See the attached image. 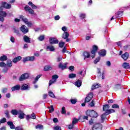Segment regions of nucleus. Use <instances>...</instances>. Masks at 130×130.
Wrapping results in <instances>:
<instances>
[{
	"instance_id": "nucleus-1",
	"label": "nucleus",
	"mask_w": 130,
	"mask_h": 130,
	"mask_svg": "<svg viewBox=\"0 0 130 130\" xmlns=\"http://www.w3.org/2000/svg\"><path fill=\"white\" fill-rule=\"evenodd\" d=\"M86 114L88 116H90V117H98V113L96 112V111L92 110H88L86 112Z\"/></svg>"
},
{
	"instance_id": "nucleus-2",
	"label": "nucleus",
	"mask_w": 130,
	"mask_h": 130,
	"mask_svg": "<svg viewBox=\"0 0 130 130\" xmlns=\"http://www.w3.org/2000/svg\"><path fill=\"white\" fill-rule=\"evenodd\" d=\"M30 77V74L29 73H24L21 75V76L19 77V80L20 82L22 81H24V80H27V79H29Z\"/></svg>"
},
{
	"instance_id": "nucleus-3",
	"label": "nucleus",
	"mask_w": 130,
	"mask_h": 130,
	"mask_svg": "<svg viewBox=\"0 0 130 130\" xmlns=\"http://www.w3.org/2000/svg\"><path fill=\"white\" fill-rule=\"evenodd\" d=\"M97 50H98V46L96 45H93L92 46V50L91 52V57L92 58L95 57V55H96V52H97Z\"/></svg>"
},
{
	"instance_id": "nucleus-4",
	"label": "nucleus",
	"mask_w": 130,
	"mask_h": 130,
	"mask_svg": "<svg viewBox=\"0 0 130 130\" xmlns=\"http://www.w3.org/2000/svg\"><path fill=\"white\" fill-rule=\"evenodd\" d=\"M6 17H7V12L5 11H0V21L4 22Z\"/></svg>"
},
{
	"instance_id": "nucleus-5",
	"label": "nucleus",
	"mask_w": 130,
	"mask_h": 130,
	"mask_svg": "<svg viewBox=\"0 0 130 130\" xmlns=\"http://www.w3.org/2000/svg\"><path fill=\"white\" fill-rule=\"evenodd\" d=\"M49 41L50 44H58V40L55 38H50Z\"/></svg>"
},
{
	"instance_id": "nucleus-6",
	"label": "nucleus",
	"mask_w": 130,
	"mask_h": 130,
	"mask_svg": "<svg viewBox=\"0 0 130 130\" xmlns=\"http://www.w3.org/2000/svg\"><path fill=\"white\" fill-rule=\"evenodd\" d=\"M20 31H21V32L23 33V34H26V33H28V32H29V29H28V27H27V26L25 25H22L20 27Z\"/></svg>"
},
{
	"instance_id": "nucleus-7",
	"label": "nucleus",
	"mask_w": 130,
	"mask_h": 130,
	"mask_svg": "<svg viewBox=\"0 0 130 130\" xmlns=\"http://www.w3.org/2000/svg\"><path fill=\"white\" fill-rule=\"evenodd\" d=\"M93 95L94 94L93 93V92L89 93L88 96L86 98L85 102H90V101L92 100V98H93Z\"/></svg>"
},
{
	"instance_id": "nucleus-8",
	"label": "nucleus",
	"mask_w": 130,
	"mask_h": 130,
	"mask_svg": "<svg viewBox=\"0 0 130 130\" xmlns=\"http://www.w3.org/2000/svg\"><path fill=\"white\" fill-rule=\"evenodd\" d=\"M2 7L3 8H5V9H11L12 8V6H11V4H9L6 2H3L2 3Z\"/></svg>"
},
{
	"instance_id": "nucleus-9",
	"label": "nucleus",
	"mask_w": 130,
	"mask_h": 130,
	"mask_svg": "<svg viewBox=\"0 0 130 130\" xmlns=\"http://www.w3.org/2000/svg\"><path fill=\"white\" fill-rule=\"evenodd\" d=\"M24 10L25 11H28L29 14H31V15H34V10L30 8V7L26 6L24 7Z\"/></svg>"
},
{
	"instance_id": "nucleus-10",
	"label": "nucleus",
	"mask_w": 130,
	"mask_h": 130,
	"mask_svg": "<svg viewBox=\"0 0 130 130\" xmlns=\"http://www.w3.org/2000/svg\"><path fill=\"white\" fill-rule=\"evenodd\" d=\"M68 64V62L62 64V63H59L58 64L59 69H61V70H66L67 69V65Z\"/></svg>"
},
{
	"instance_id": "nucleus-11",
	"label": "nucleus",
	"mask_w": 130,
	"mask_h": 130,
	"mask_svg": "<svg viewBox=\"0 0 130 130\" xmlns=\"http://www.w3.org/2000/svg\"><path fill=\"white\" fill-rule=\"evenodd\" d=\"M30 118H31L32 119H36V115H35V113H32L31 115H27L26 116L27 120H29V119H30Z\"/></svg>"
},
{
	"instance_id": "nucleus-12",
	"label": "nucleus",
	"mask_w": 130,
	"mask_h": 130,
	"mask_svg": "<svg viewBox=\"0 0 130 130\" xmlns=\"http://www.w3.org/2000/svg\"><path fill=\"white\" fill-rule=\"evenodd\" d=\"M18 115H19L18 116L19 118H20V119H23V118L25 117V114L21 110H19V112Z\"/></svg>"
},
{
	"instance_id": "nucleus-13",
	"label": "nucleus",
	"mask_w": 130,
	"mask_h": 130,
	"mask_svg": "<svg viewBox=\"0 0 130 130\" xmlns=\"http://www.w3.org/2000/svg\"><path fill=\"white\" fill-rule=\"evenodd\" d=\"M23 41L26 42V43H31V39L27 36H24L23 37Z\"/></svg>"
},
{
	"instance_id": "nucleus-14",
	"label": "nucleus",
	"mask_w": 130,
	"mask_h": 130,
	"mask_svg": "<svg viewBox=\"0 0 130 130\" xmlns=\"http://www.w3.org/2000/svg\"><path fill=\"white\" fill-rule=\"evenodd\" d=\"M6 67H7V68H12V67H13V61H11V59L7 60Z\"/></svg>"
},
{
	"instance_id": "nucleus-15",
	"label": "nucleus",
	"mask_w": 130,
	"mask_h": 130,
	"mask_svg": "<svg viewBox=\"0 0 130 130\" xmlns=\"http://www.w3.org/2000/svg\"><path fill=\"white\" fill-rule=\"evenodd\" d=\"M92 130H101L100 124H95L92 127Z\"/></svg>"
},
{
	"instance_id": "nucleus-16",
	"label": "nucleus",
	"mask_w": 130,
	"mask_h": 130,
	"mask_svg": "<svg viewBox=\"0 0 130 130\" xmlns=\"http://www.w3.org/2000/svg\"><path fill=\"white\" fill-rule=\"evenodd\" d=\"M20 88H21L20 85L17 84L12 87L11 90L13 92H14V91H18V90H20Z\"/></svg>"
},
{
	"instance_id": "nucleus-17",
	"label": "nucleus",
	"mask_w": 130,
	"mask_h": 130,
	"mask_svg": "<svg viewBox=\"0 0 130 130\" xmlns=\"http://www.w3.org/2000/svg\"><path fill=\"white\" fill-rule=\"evenodd\" d=\"M20 59H22V57H21V56H17L15 58H14L12 61L13 62H14V63H17V62H18V61H20Z\"/></svg>"
},
{
	"instance_id": "nucleus-18",
	"label": "nucleus",
	"mask_w": 130,
	"mask_h": 130,
	"mask_svg": "<svg viewBox=\"0 0 130 130\" xmlns=\"http://www.w3.org/2000/svg\"><path fill=\"white\" fill-rule=\"evenodd\" d=\"M128 56H129V55H128V53L127 52H125V53H124L121 55V57L122 58H123V59H124V60H126L127 58H128Z\"/></svg>"
},
{
	"instance_id": "nucleus-19",
	"label": "nucleus",
	"mask_w": 130,
	"mask_h": 130,
	"mask_svg": "<svg viewBox=\"0 0 130 130\" xmlns=\"http://www.w3.org/2000/svg\"><path fill=\"white\" fill-rule=\"evenodd\" d=\"M47 50H49L50 51H54L55 49L54 48V46L50 45L47 46Z\"/></svg>"
},
{
	"instance_id": "nucleus-20",
	"label": "nucleus",
	"mask_w": 130,
	"mask_h": 130,
	"mask_svg": "<svg viewBox=\"0 0 130 130\" xmlns=\"http://www.w3.org/2000/svg\"><path fill=\"white\" fill-rule=\"evenodd\" d=\"M7 124L9 125L10 127V128L11 129H15V125H14V123L12 121H8L7 122Z\"/></svg>"
},
{
	"instance_id": "nucleus-21",
	"label": "nucleus",
	"mask_w": 130,
	"mask_h": 130,
	"mask_svg": "<svg viewBox=\"0 0 130 130\" xmlns=\"http://www.w3.org/2000/svg\"><path fill=\"white\" fill-rule=\"evenodd\" d=\"M28 6H30L31 8L32 9V10H36L37 9V6L36 5L33 4L32 2H29L28 4Z\"/></svg>"
},
{
	"instance_id": "nucleus-22",
	"label": "nucleus",
	"mask_w": 130,
	"mask_h": 130,
	"mask_svg": "<svg viewBox=\"0 0 130 130\" xmlns=\"http://www.w3.org/2000/svg\"><path fill=\"white\" fill-rule=\"evenodd\" d=\"M100 56H105L106 55V50H101L99 52Z\"/></svg>"
},
{
	"instance_id": "nucleus-23",
	"label": "nucleus",
	"mask_w": 130,
	"mask_h": 130,
	"mask_svg": "<svg viewBox=\"0 0 130 130\" xmlns=\"http://www.w3.org/2000/svg\"><path fill=\"white\" fill-rule=\"evenodd\" d=\"M19 112H20V110L14 109V110H12L11 112L12 114H13V115H18Z\"/></svg>"
},
{
	"instance_id": "nucleus-24",
	"label": "nucleus",
	"mask_w": 130,
	"mask_h": 130,
	"mask_svg": "<svg viewBox=\"0 0 130 130\" xmlns=\"http://www.w3.org/2000/svg\"><path fill=\"white\" fill-rule=\"evenodd\" d=\"M99 87H100V84L98 83H95L92 86L91 90H95V89H98V88H99Z\"/></svg>"
},
{
	"instance_id": "nucleus-25",
	"label": "nucleus",
	"mask_w": 130,
	"mask_h": 130,
	"mask_svg": "<svg viewBox=\"0 0 130 130\" xmlns=\"http://www.w3.org/2000/svg\"><path fill=\"white\" fill-rule=\"evenodd\" d=\"M20 19H21L23 22H24V23H25V24L26 23H28V19L27 18H26L25 17H24L23 15H20Z\"/></svg>"
},
{
	"instance_id": "nucleus-26",
	"label": "nucleus",
	"mask_w": 130,
	"mask_h": 130,
	"mask_svg": "<svg viewBox=\"0 0 130 130\" xmlns=\"http://www.w3.org/2000/svg\"><path fill=\"white\" fill-rule=\"evenodd\" d=\"M8 59V57L6 55H3L0 57L1 61H6Z\"/></svg>"
},
{
	"instance_id": "nucleus-27",
	"label": "nucleus",
	"mask_w": 130,
	"mask_h": 130,
	"mask_svg": "<svg viewBox=\"0 0 130 130\" xmlns=\"http://www.w3.org/2000/svg\"><path fill=\"white\" fill-rule=\"evenodd\" d=\"M123 69H130L129 63L127 62H124L122 64Z\"/></svg>"
},
{
	"instance_id": "nucleus-28",
	"label": "nucleus",
	"mask_w": 130,
	"mask_h": 130,
	"mask_svg": "<svg viewBox=\"0 0 130 130\" xmlns=\"http://www.w3.org/2000/svg\"><path fill=\"white\" fill-rule=\"evenodd\" d=\"M69 36H70V34H69V32H64L63 34L62 38H63V39H67V38H69Z\"/></svg>"
},
{
	"instance_id": "nucleus-29",
	"label": "nucleus",
	"mask_w": 130,
	"mask_h": 130,
	"mask_svg": "<svg viewBox=\"0 0 130 130\" xmlns=\"http://www.w3.org/2000/svg\"><path fill=\"white\" fill-rule=\"evenodd\" d=\"M83 56H84V59L85 58H89L90 56V53L88 52H84L83 53Z\"/></svg>"
},
{
	"instance_id": "nucleus-30",
	"label": "nucleus",
	"mask_w": 130,
	"mask_h": 130,
	"mask_svg": "<svg viewBox=\"0 0 130 130\" xmlns=\"http://www.w3.org/2000/svg\"><path fill=\"white\" fill-rule=\"evenodd\" d=\"M103 111H105V113H106V112L107 110L109 109V105H105L103 106Z\"/></svg>"
},
{
	"instance_id": "nucleus-31",
	"label": "nucleus",
	"mask_w": 130,
	"mask_h": 130,
	"mask_svg": "<svg viewBox=\"0 0 130 130\" xmlns=\"http://www.w3.org/2000/svg\"><path fill=\"white\" fill-rule=\"evenodd\" d=\"M41 77V75H39L37 76H36V77L35 79V80L33 81L32 83L33 84H36V83H37V82H38V80H39V79H40V78Z\"/></svg>"
},
{
	"instance_id": "nucleus-32",
	"label": "nucleus",
	"mask_w": 130,
	"mask_h": 130,
	"mask_svg": "<svg viewBox=\"0 0 130 130\" xmlns=\"http://www.w3.org/2000/svg\"><path fill=\"white\" fill-rule=\"evenodd\" d=\"M115 112V111L113 109H109L106 111V114L108 115V114H110L111 113H113Z\"/></svg>"
},
{
	"instance_id": "nucleus-33",
	"label": "nucleus",
	"mask_w": 130,
	"mask_h": 130,
	"mask_svg": "<svg viewBox=\"0 0 130 130\" xmlns=\"http://www.w3.org/2000/svg\"><path fill=\"white\" fill-rule=\"evenodd\" d=\"M75 85L76 87H81V86H82V81L81 80H78L76 82H75Z\"/></svg>"
},
{
	"instance_id": "nucleus-34",
	"label": "nucleus",
	"mask_w": 130,
	"mask_h": 130,
	"mask_svg": "<svg viewBox=\"0 0 130 130\" xmlns=\"http://www.w3.org/2000/svg\"><path fill=\"white\" fill-rule=\"evenodd\" d=\"M28 88H29L28 85L23 84L21 87V90H28Z\"/></svg>"
},
{
	"instance_id": "nucleus-35",
	"label": "nucleus",
	"mask_w": 130,
	"mask_h": 130,
	"mask_svg": "<svg viewBox=\"0 0 130 130\" xmlns=\"http://www.w3.org/2000/svg\"><path fill=\"white\" fill-rule=\"evenodd\" d=\"M79 17L81 20H83L86 18V14L85 13H80L79 15Z\"/></svg>"
},
{
	"instance_id": "nucleus-36",
	"label": "nucleus",
	"mask_w": 130,
	"mask_h": 130,
	"mask_svg": "<svg viewBox=\"0 0 130 130\" xmlns=\"http://www.w3.org/2000/svg\"><path fill=\"white\" fill-rule=\"evenodd\" d=\"M76 77H77V75L74 73H71L69 75V79H74V78H76Z\"/></svg>"
},
{
	"instance_id": "nucleus-37",
	"label": "nucleus",
	"mask_w": 130,
	"mask_h": 130,
	"mask_svg": "<svg viewBox=\"0 0 130 130\" xmlns=\"http://www.w3.org/2000/svg\"><path fill=\"white\" fill-rule=\"evenodd\" d=\"M51 69H52L51 67H50L49 66H46L45 67L44 70L45 71H50V70H51Z\"/></svg>"
},
{
	"instance_id": "nucleus-38",
	"label": "nucleus",
	"mask_w": 130,
	"mask_h": 130,
	"mask_svg": "<svg viewBox=\"0 0 130 130\" xmlns=\"http://www.w3.org/2000/svg\"><path fill=\"white\" fill-rule=\"evenodd\" d=\"M78 122H79V119L76 118H74L72 121V123L75 125V124H76V123H78Z\"/></svg>"
},
{
	"instance_id": "nucleus-39",
	"label": "nucleus",
	"mask_w": 130,
	"mask_h": 130,
	"mask_svg": "<svg viewBox=\"0 0 130 130\" xmlns=\"http://www.w3.org/2000/svg\"><path fill=\"white\" fill-rule=\"evenodd\" d=\"M37 129H43V125L39 124L36 126Z\"/></svg>"
},
{
	"instance_id": "nucleus-40",
	"label": "nucleus",
	"mask_w": 130,
	"mask_h": 130,
	"mask_svg": "<svg viewBox=\"0 0 130 130\" xmlns=\"http://www.w3.org/2000/svg\"><path fill=\"white\" fill-rule=\"evenodd\" d=\"M101 119L102 120V121H103L104 120H105V119L106 118V113H104L103 115H102L101 116Z\"/></svg>"
},
{
	"instance_id": "nucleus-41",
	"label": "nucleus",
	"mask_w": 130,
	"mask_h": 130,
	"mask_svg": "<svg viewBox=\"0 0 130 130\" xmlns=\"http://www.w3.org/2000/svg\"><path fill=\"white\" fill-rule=\"evenodd\" d=\"M0 67L1 68H6V67H7V64L5 63V62H1Z\"/></svg>"
},
{
	"instance_id": "nucleus-42",
	"label": "nucleus",
	"mask_w": 130,
	"mask_h": 130,
	"mask_svg": "<svg viewBox=\"0 0 130 130\" xmlns=\"http://www.w3.org/2000/svg\"><path fill=\"white\" fill-rule=\"evenodd\" d=\"M66 113H67V111L66 110V108L64 107H62L61 114H66Z\"/></svg>"
},
{
	"instance_id": "nucleus-43",
	"label": "nucleus",
	"mask_w": 130,
	"mask_h": 130,
	"mask_svg": "<svg viewBox=\"0 0 130 130\" xmlns=\"http://www.w3.org/2000/svg\"><path fill=\"white\" fill-rule=\"evenodd\" d=\"M48 93L50 97H51L52 98H54V97H55V95H54V94L52 91H49Z\"/></svg>"
},
{
	"instance_id": "nucleus-44",
	"label": "nucleus",
	"mask_w": 130,
	"mask_h": 130,
	"mask_svg": "<svg viewBox=\"0 0 130 130\" xmlns=\"http://www.w3.org/2000/svg\"><path fill=\"white\" fill-rule=\"evenodd\" d=\"M58 79V76L57 75H54L52 77V80H53L54 81H56V79Z\"/></svg>"
},
{
	"instance_id": "nucleus-45",
	"label": "nucleus",
	"mask_w": 130,
	"mask_h": 130,
	"mask_svg": "<svg viewBox=\"0 0 130 130\" xmlns=\"http://www.w3.org/2000/svg\"><path fill=\"white\" fill-rule=\"evenodd\" d=\"M5 122H7V119L5 118H3L0 120V124L1 123H5Z\"/></svg>"
},
{
	"instance_id": "nucleus-46",
	"label": "nucleus",
	"mask_w": 130,
	"mask_h": 130,
	"mask_svg": "<svg viewBox=\"0 0 130 130\" xmlns=\"http://www.w3.org/2000/svg\"><path fill=\"white\" fill-rule=\"evenodd\" d=\"M23 62H26V61H29V56L23 58Z\"/></svg>"
},
{
	"instance_id": "nucleus-47",
	"label": "nucleus",
	"mask_w": 130,
	"mask_h": 130,
	"mask_svg": "<svg viewBox=\"0 0 130 130\" xmlns=\"http://www.w3.org/2000/svg\"><path fill=\"white\" fill-rule=\"evenodd\" d=\"M63 45H64V42H62V41H61L59 43V47H60L61 48H62V47H63Z\"/></svg>"
},
{
	"instance_id": "nucleus-48",
	"label": "nucleus",
	"mask_w": 130,
	"mask_h": 130,
	"mask_svg": "<svg viewBox=\"0 0 130 130\" xmlns=\"http://www.w3.org/2000/svg\"><path fill=\"white\" fill-rule=\"evenodd\" d=\"M79 77H80L81 79H83V78H84V75H83V71H80L79 73Z\"/></svg>"
},
{
	"instance_id": "nucleus-49",
	"label": "nucleus",
	"mask_w": 130,
	"mask_h": 130,
	"mask_svg": "<svg viewBox=\"0 0 130 130\" xmlns=\"http://www.w3.org/2000/svg\"><path fill=\"white\" fill-rule=\"evenodd\" d=\"M29 61H34L35 60V56H29Z\"/></svg>"
},
{
	"instance_id": "nucleus-50",
	"label": "nucleus",
	"mask_w": 130,
	"mask_h": 130,
	"mask_svg": "<svg viewBox=\"0 0 130 130\" xmlns=\"http://www.w3.org/2000/svg\"><path fill=\"white\" fill-rule=\"evenodd\" d=\"M5 114L6 115V117H8V118H10V113L9 112V111H6L5 112Z\"/></svg>"
},
{
	"instance_id": "nucleus-51",
	"label": "nucleus",
	"mask_w": 130,
	"mask_h": 130,
	"mask_svg": "<svg viewBox=\"0 0 130 130\" xmlns=\"http://www.w3.org/2000/svg\"><path fill=\"white\" fill-rule=\"evenodd\" d=\"M38 40L40 41H43V40H44V36H40L39 38H38Z\"/></svg>"
},
{
	"instance_id": "nucleus-52",
	"label": "nucleus",
	"mask_w": 130,
	"mask_h": 130,
	"mask_svg": "<svg viewBox=\"0 0 130 130\" xmlns=\"http://www.w3.org/2000/svg\"><path fill=\"white\" fill-rule=\"evenodd\" d=\"M14 32L16 33V34H17V35H19V36L21 35V34H20V31H19V30L16 28L14 29Z\"/></svg>"
},
{
	"instance_id": "nucleus-53",
	"label": "nucleus",
	"mask_w": 130,
	"mask_h": 130,
	"mask_svg": "<svg viewBox=\"0 0 130 130\" xmlns=\"http://www.w3.org/2000/svg\"><path fill=\"white\" fill-rule=\"evenodd\" d=\"M100 77H102V80H104V79H105V73L103 72L102 74L100 75Z\"/></svg>"
},
{
	"instance_id": "nucleus-54",
	"label": "nucleus",
	"mask_w": 130,
	"mask_h": 130,
	"mask_svg": "<svg viewBox=\"0 0 130 130\" xmlns=\"http://www.w3.org/2000/svg\"><path fill=\"white\" fill-rule=\"evenodd\" d=\"M54 111V109L53 108V106H51V107L49 108V112H53Z\"/></svg>"
},
{
	"instance_id": "nucleus-55",
	"label": "nucleus",
	"mask_w": 130,
	"mask_h": 130,
	"mask_svg": "<svg viewBox=\"0 0 130 130\" xmlns=\"http://www.w3.org/2000/svg\"><path fill=\"white\" fill-rule=\"evenodd\" d=\"M112 108H119V106L117 104H114L112 106Z\"/></svg>"
},
{
	"instance_id": "nucleus-56",
	"label": "nucleus",
	"mask_w": 130,
	"mask_h": 130,
	"mask_svg": "<svg viewBox=\"0 0 130 130\" xmlns=\"http://www.w3.org/2000/svg\"><path fill=\"white\" fill-rule=\"evenodd\" d=\"M100 61V57H99L96 59L94 60V63L96 64L97 63V62H99Z\"/></svg>"
},
{
	"instance_id": "nucleus-57",
	"label": "nucleus",
	"mask_w": 130,
	"mask_h": 130,
	"mask_svg": "<svg viewBox=\"0 0 130 130\" xmlns=\"http://www.w3.org/2000/svg\"><path fill=\"white\" fill-rule=\"evenodd\" d=\"M54 129L55 130H61V128L59 126H56L54 127Z\"/></svg>"
},
{
	"instance_id": "nucleus-58",
	"label": "nucleus",
	"mask_w": 130,
	"mask_h": 130,
	"mask_svg": "<svg viewBox=\"0 0 130 130\" xmlns=\"http://www.w3.org/2000/svg\"><path fill=\"white\" fill-rule=\"evenodd\" d=\"M130 46L128 45H125L123 47L124 50H127L128 48H129Z\"/></svg>"
},
{
	"instance_id": "nucleus-59",
	"label": "nucleus",
	"mask_w": 130,
	"mask_h": 130,
	"mask_svg": "<svg viewBox=\"0 0 130 130\" xmlns=\"http://www.w3.org/2000/svg\"><path fill=\"white\" fill-rule=\"evenodd\" d=\"M74 124H73V123L72 124H71L69 125V129H73V128H74Z\"/></svg>"
},
{
	"instance_id": "nucleus-60",
	"label": "nucleus",
	"mask_w": 130,
	"mask_h": 130,
	"mask_svg": "<svg viewBox=\"0 0 130 130\" xmlns=\"http://www.w3.org/2000/svg\"><path fill=\"white\" fill-rule=\"evenodd\" d=\"M55 82V80H53L52 79V80H50L49 81V86L50 87V86H51V85H52V84H53V83H54Z\"/></svg>"
},
{
	"instance_id": "nucleus-61",
	"label": "nucleus",
	"mask_w": 130,
	"mask_h": 130,
	"mask_svg": "<svg viewBox=\"0 0 130 130\" xmlns=\"http://www.w3.org/2000/svg\"><path fill=\"white\" fill-rule=\"evenodd\" d=\"M60 19V17H59V15H56L54 17V20L55 21H58V20H59Z\"/></svg>"
},
{
	"instance_id": "nucleus-62",
	"label": "nucleus",
	"mask_w": 130,
	"mask_h": 130,
	"mask_svg": "<svg viewBox=\"0 0 130 130\" xmlns=\"http://www.w3.org/2000/svg\"><path fill=\"white\" fill-rule=\"evenodd\" d=\"M115 88L116 89H120L121 88V86L120 84H116L115 85Z\"/></svg>"
},
{
	"instance_id": "nucleus-63",
	"label": "nucleus",
	"mask_w": 130,
	"mask_h": 130,
	"mask_svg": "<svg viewBox=\"0 0 130 130\" xmlns=\"http://www.w3.org/2000/svg\"><path fill=\"white\" fill-rule=\"evenodd\" d=\"M116 44L119 47H121V42H117L116 43Z\"/></svg>"
},
{
	"instance_id": "nucleus-64",
	"label": "nucleus",
	"mask_w": 130,
	"mask_h": 130,
	"mask_svg": "<svg viewBox=\"0 0 130 130\" xmlns=\"http://www.w3.org/2000/svg\"><path fill=\"white\" fill-rule=\"evenodd\" d=\"M7 91H8V88H4L2 89L3 93H7Z\"/></svg>"
}]
</instances>
